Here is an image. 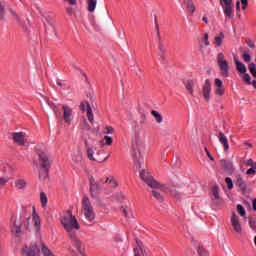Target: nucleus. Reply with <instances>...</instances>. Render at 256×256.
I'll use <instances>...</instances> for the list:
<instances>
[{
  "label": "nucleus",
  "mask_w": 256,
  "mask_h": 256,
  "mask_svg": "<svg viewBox=\"0 0 256 256\" xmlns=\"http://www.w3.org/2000/svg\"><path fill=\"white\" fill-rule=\"evenodd\" d=\"M63 109V117H64V121L65 123H68V125L71 124L72 121V117H73V110L71 109V107L69 106H62Z\"/></svg>",
  "instance_id": "nucleus-15"
},
{
  "label": "nucleus",
  "mask_w": 256,
  "mask_h": 256,
  "mask_svg": "<svg viewBox=\"0 0 256 256\" xmlns=\"http://www.w3.org/2000/svg\"><path fill=\"white\" fill-rule=\"evenodd\" d=\"M185 87L188 93H190V95H193V87H195V82H193V80H188L185 82Z\"/></svg>",
  "instance_id": "nucleus-27"
},
{
  "label": "nucleus",
  "mask_w": 256,
  "mask_h": 256,
  "mask_svg": "<svg viewBox=\"0 0 256 256\" xmlns=\"http://www.w3.org/2000/svg\"><path fill=\"white\" fill-rule=\"evenodd\" d=\"M214 85L216 88L223 87V81H221V79H219V78H216L214 81Z\"/></svg>",
  "instance_id": "nucleus-50"
},
{
  "label": "nucleus",
  "mask_w": 256,
  "mask_h": 256,
  "mask_svg": "<svg viewBox=\"0 0 256 256\" xmlns=\"http://www.w3.org/2000/svg\"><path fill=\"white\" fill-rule=\"evenodd\" d=\"M88 11L93 13L97 9V0H87Z\"/></svg>",
  "instance_id": "nucleus-25"
},
{
  "label": "nucleus",
  "mask_w": 256,
  "mask_h": 256,
  "mask_svg": "<svg viewBox=\"0 0 256 256\" xmlns=\"http://www.w3.org/2000/svg\"><path fill=\"white\" fill-rule=\"evenodd\" d=\"M39 162L42 169H51L53 160L45 152H38Z\"/></svg>",
  "instance_id": "nucleus-8"
},
{
  "label": "nucleus",
  "mask_w": 256,
  "mask_h": 256,
  "mask_svg": "<svg viewBox=\"0 0 256 256\" xmlns=\"http://www.w3.org/2000/svg\"><path fill=\"white\" fill-rule=\"evenodd\" d=\"M236 209H237V212L239 213V215H240L241 217H245L246 212H245V208L243 207V205L238 204V205L236 206Z\"/></svg>",
  "instance_id": "nucleus-37"
},
{
  "label": "nucleus",
  "mask_w": 256,
  "mask_h": 256,
  "mask_svg": "<svg viewBox=\"0 0 256 256\" xmlns=\"http://www.w3.org/2000/svg\"><path fill=\"white\" fill-rule=\"evenodd\" d=\"M120 211H122L124 217H126V219H133V210L131 209V207L129 206H122L120 208Z\"/></svg>",
  "instance_id": "nucleus-19"
},
{
  "label": "nucleus",
  "mask_w": 256,
  "mask_h": 256,
  "mask_svg": "<svg viewBox=\"0 0 256 256\" xmlns=\"http://www.w3.org/2000/svg\"><path fill=\"white\" fill-rule=\"evenodd\" d=\"M243 80L247 85H253V82H251V76L247 73H244Z\"/></svg>",
  "instance_id": "nucleus-44"
},
{
  "label": "nucleus",
  "mask_w": 256,
  "mask_h": 256,
  "mask_svg": "<svg viewBox=\"0 0 256 256\" xmlns=\"http://www.w3.org/2000/svg\"><path fill=\"white\" fill-rule=\"evenodd\" d=\"M202 95L205 101H209L211 99V81L206 80L202 89Z\"/></svg>",
  "instance_id": "nucleus-16"
},
{
  "label": "nucleus",
  "mask_w": 256,
  "mask_h": 256,
  "mask_svg": "<svg viewBox=\"0 0 256 256\" xmlns=\"http://www.w3.org/2000/svg\"><path fill=\"white\" fill-rule=\"evenodd\" d=\"M218 139L221 145H223V150L229 151V139H227V136H225V133L218 132Z\"/></svg>",
  "instance_id": "nucleus-18"
},
{
  "label": "nucleus",
  "mask_w": 256,
  "mask_h": 256,
  "mask_svg": "<svg viewBox=\"0 0 256 256\" xmlns=\"http://www.w3.org/2000/svg\"><path fill=\"white\" fill-rule=\"evenodd\" d=\"M220 165L224 171H233V163H231V161L221 160Z\"/></svg>",
  "instance_id": "nucleus-22"
},
{
  "label": "nucleus",
  "mask_w": 256,
  "mask_h": 256,
  "mask_svg": "<svg viewBox=\"0 0 256 256\" xmlns=\"http://www.w3.org/2000/svg\"><path fill=\"white\" fill-rule=\"evenodd\" d=\"M21 221L17 222L14 221L13 225L11 226V233L14 235V237H21L23 235V230H21Z\"/></svg>",
  "instance_id": "nucleus-17"
},
{
  "label": "nucleus",
  "mask_w": 256,
  "mask_h": 256,
  "mask_svg": "<svg viewBox=\"0 0 256 256\" xmlns=\"http://www.w3.org/2000/svg\"><path fill=\"white\" fill-rule=\"evenodd\" d=\"M236 9H237V11H240V9H241V2H237L236 3Z\"/></svg>",
  "instance_id": "nucleus-63"
},
{
  "label": "nucleus",
  "mask_w": 256,
  "mask_h": 256,
  "mask_svg": "<svg viewBox=\"0 0 256 256\" xmlns=\"http://www.w3.org/2000/svg\"><path fill=\"white\" fill-rule=\"evenodd\" d=\"M217 60L219 65H227V60H225V55H223V53L218 54Z\"/></svg>",
  "instance_id": "nucleus-35"
},
{
  "label": "nucleus",
  "mask_w": 256,
  "mask_h": 256,
  "mask_svg": "<svg viewBox=\"0 0 256 256\" xmlns=\"http://www.w3.org/2000/svg\"><path fill=\"white\" fill-rule=\"evenodd\" d=\"M80 109H81V111H86L88 121H90V123H94L95 117L93 115V109H91V105L89 104V102H87V101L81 102Z\"/></svg>",
  "instance_id": "nucleus-10"
},
{
  "label": "nucleus",
  "mask_w": 256,
  "mask_h": 256,
  "mask_svg": "<svg viewBox=\"0 0 256 256\" xmlns=\"http://www.w3.org/2000/svg\"><path fill=\"white\" fill-rule=\"evenodd\" d=\"M67 1V3H69L70 5H77V0H65Z\"/></svg>",
  "instance_id": "nucleus-60"
},
{
  "label": "nucleus",
  "mask_w": 256,
  "mask_h": 256,
  "mask_svg": "<svg viewBox=\"0 0 256 256\" xmlns=\"http://www.w3.org/2000/svg\"><path fill=\"white\" fill-rule=\"evenodd\" d=\"M224 5L223 7V11H224V15L226 17H228V19H233V17H235V12H234V7L235 5L233 4V0H221Z\"/></svg>",
  "instance_id": "nucleus-6"
},
{
  "label": "nucleus",
  "mask_w": 256,
  "mask_h": 256,
  "mask_svg": "<svg viewBox=\"0 0 256 256\" xmlns=\"http://www.w3.org/2000/svg\"><path fill=\"white\" fill-rule=\"evenodd\" d=\"M15 187H17V189H25V187H27V181H25V179H18L15 181Z\"/></svg>",
  "instance_id": "nucleus-28"
},
{
  "label": "nucleus",
  "mask_w": 256,
  "mask_h": 256,
  "mask_svg": "<svg viewBox=\"0 0 256 256\" xmlns=\"http://www.w3.org/2000/svg\"><path fill=\"white\" fill-rule=\"evenodd\" d=\"M134 256H143V250L141 248H134Z\"/></svg>",
  "instance_id": "nucleus-55"
},
{
  "label": "nucleus",
  "mask_w": 256,
  "mask_h": 256,
  "mask_svg": "<svg viewBox=\"0 0 256 256\" xmlns=\"http://www.w3.org/2000/svg\"><path fill=\"white\" fill-rule=\"evenodd\" d=\"M24 256H41V250L37 244H32L29 247L23 249Z\"/></svg>",
  "instance_id": "nucleus-9"
},
{
  "label": "nucleus",
  "mask_w": 256,
  "mask_h": 256,
  "mask_svg": "<svg viewBox=\"0 0 256 256\" xmlns=\"http://www.w3.org/2000/svg\"><path fill=\"white\" fill-rule=\"evenodd\" d=\"M151 115H153V117L158 123H163V116H161V114L158 111L152 110Z\"/></svg>",
  "instance_id": "nucleus-34"
},
{
  "label": "nucleus",
  "mask_w": 256,
  "mask_h": 256,
  "mask_svg": "<svg viewBox=\"0 0 256 256\" xmlns=\"http://www.w3.org/2000/svg\"><path fill=\"white\" fill-rule=\"evenodd\" d=\"M253 210L256 211V198L252 201Z\"/></svg>",
  "instance_id": "nucleus-62"
},
{
  "label": "nucleus",
  "mask_w": 256,
  "mask_h": 256,
  "mask_svg": "<svg viewBox=\"0 0 256 256\" xmlns=\"http://www.w3.org/2000/svg\"><path fill=\"white\" fill-rule=\"evenodd\" d=\"M220 73L222 77H229V65H220Z\"/></svg>",
  "instance_id": "nucleus-31"
},
{
  "label": "nucleus",
  "mask_w": 256,
  "mask_h": 256,
  "mask_svg": "<svg viewBox=\"0 0 256 256\" xmlns=\"http://www.w3.org/2000/svg\"><path fill=\"white\" fill-rule=\"evenodd\" d=\"M246 165H247L248 167H251V169H256V162L253 161V159L247 160V161H246Z\"/></svg>",
  "instance_id": "nucleus-45"
},
{
  "label": "nucleus",
  "mask_w": 256,
  "mask_h": 256,
  "mask_svg": "<svg viewBox=\"0 0 256 256\" xmlns=\"http://www.w3.org/2000/svg\"><path fill=\"white\" fill-rule=\"evenodd\" d=\"M114 132H115V129H113L112 126H107L106 131L104 133H105V135H112V133H114Z\"/></svg>",
  "instance_id": "nucleus-51"
},
{
  "label": "nucleus",
  "mask_w": 256,
  "mask_h": 256,
  "mask_svg": "<svg viewBox=\"0 0 256 256\" xmlns=\"http://www.w3.org/2000/svg\"><path fill=\"white\" fill-rule=\"evenodd\" d=\"M32 223L36 231L41 230V217L39 216V214H37L35 206L32 207Z\"/></svg>",
  "instance_id": "nucleus-12"
},
{
  "label": "nucleus",
  "mask_w": 256,
  "mask_h": 256,
  "mask_svg": "<svg viewBox=\"0 0 256 256\" xmlns=\"http://www.w3.org/2000/svg\"><path fill=\"white\" fill-rule=\"evenodd\" d=\"M69 238L71 239L72 243L74 244V247L78 249V251L81 250V240L77 238V232H74V234H69Z\"/></svg>",
  "instance_id": "nucleus-21"
},
{
  "label": "nucleus",
  "mask_w": 256,
  "mask_h": 256,
  "mask_svg": "<svg viewBox=\"0 0 256 256\" xmlns=\"http://www.w3.org/2000/svg\"><path fill=\"white\" fill-rule=\"evenodd\" d=\"M140 178L148 187H151L152 195L155 198L156 201H159V203H162L163 201V195H161V192H159V189H161V184L157 182V180L153 179V176H151V173L147 170H142L140 172Z\"/></svg>",
  "instance_id": "nucleus-2"
},
{
  "label": "nucleus",
  "mask_w": 256,
  "mask_h": 256,
  "mask_svg": "<svg viewBox=\"0 0 256 256\" xmlns=\"http://www.w3.org/2000/svg\"><path fill=\"white\" fill-rule=\"evenodd\" d=\"M20 223L24 225L26 231H31V212L23 209L20 214Z\"/></svg>",
  "instance_id": "nucleus-7"
},
{
  "label": "nucleus",
  "mask_w": 256,
  "mask_h": 256,
  "mask_svg": "<svg viewBox=\"0 0 256 256\" xmlns=\"http://www.w3.org/2000/svg\"><path fill=\"white\" fill-rule=\"evenodd\" d=\"M60 223L63 225L68 235H73L74 233H77L79 229H81L77 218L73 216V212H71V210H67L66 214L60 218Z\"/></svg>",
  "instance_id": "nucleus-3"
},
{
  "label": "nucleus",
  "mask_w": 256,
  "mask_h": 256,
  "mask_svg": "<svg viewBox=\"0 0 256 256\" xmlns=\"http://www.w3.org/2000/svg\"><path fill=\"white\" fill-rule=\"evenodd\" d=\"M194 246H195V249H196V251H197V253H198L199 256H204V255H206V252H205V250L203 249V247H201V245H199V244H194Z\"/></svg>",
  "instance_id": "nucleus-36"
},
{
  "label": "nucleus",
  "mask_w": 256,
  "mask_h": 256,
  "mask_svg": "<svg viewBox=\"0 0 256 256\" xmlns=\"http://www.w3.org/2000/svg\"><path fill=\"white\" fill-rule=\"evenodd\" d=\"M246 175H256V168H249L246 171Z\"/></svg>",
  "instance_id": "nucleus-56"
},
{
  "label": "nucleus",
  "mask_w": 256,
  "mask_h": 256,
  "mask_svg": "<svg viewBox=\"0 0 256 256\" xmlns=\"http://www.w3.org/2000/svg\"><path fill=\"white\" fill-rule=\"evenodd\" d=\"M236 69L239 73H246L247 72V68L245 67V65H237Z\"/></svg>",
  "instance_id": "nucleus-47"
},
{
  "label": "nucleus",
  "mask_w": 256,
  "mask_h": 256,
  "mask_svg": "<svg viewBox=\"0 0 256 256\" xmlns=\"http://www.w3.org/2000/svg\"><path fill=\"white\" fill-rule=\"evenodd\" d=\"M242 59L246 63H251V55H249V53H247V51H244V53L242 54Z\"/></svg>",
  "instance_id": "nucleus-42"
},
{
  "label": "nucleus",
  "mask_w": 256,
  "mask_h": 256,
  "mask_svg": "<svg viewBox=\"0 0 256 256\" xmlns=\"http://www.w3.org/2000/svg\"><path fill=\"white\" fill-rule=\"evenodd\" d=\"M203 45H204V47H209V34L208 33H205L201 39V44H200L201 49H203Z\"/></svg>",
  "instance_id": "nucleus-30"
},
{
  "label": "nucleus",
  "mask_w": 256,
  "mask_h": 256,
  "mask_svg": "<svg viewBox=\"0 0 256 256\" xmlns=\"http://www.w3.org/2000/svg\"><path fill=\"white\" fill-rule=\"evenodd\" d=\"M215 95H217L218 97H223V95H225V88L224 87L216 88Z\"/></svg>",
  "instance_id": "nucleus-39"
},
{
  "label": "nucleus",
  "mask_w": 256,
  "mask_h": 256,
  "mask_svg": "<svg viewBox=\"0 0 256 256\" xmlns=\"http://www.w3.org/2000/svg\"><path fill=\"white\" fill-rule=\"evenodd\" d=\"M146 117H145V114H143L142 116H141V118H140V123H141V125H143L144 123H145V121H146Z\"/></svg>",
  "instance_id": "nucleus-59"
},
{
  "label": "nucleus",
  "mask_w": 256,
  "mask_h": 256,
  "mask_svg": "<svg viewBox=\"0 0 256 256\" xmlns=\"http://www.w3.org/2000/svg\"><path fill=\"white\" fill-rule=\"evenodd\" d=\"M145 149V138L139 133H136L132 138V145H131V157L135 163L136 169H141V166L144 163L143 160V150Z\"/></svg>",
  "instance_id": "nucleus-1"
},
{
  "label": "nucleus",
  "mask_w": 256,
  "mask_h": 256,
  "mask_svg": "<svg viewBox=\"0 0 256 256\" xmlns=\"http://www.w3.org/2000/svg\"><path fill=\"white\" fill-rule=\"evenodd\" d=\"M158 37V54L161 57V59L165 60V54L167 53V47L163 45V42L161 41V31L157 32Z\"/></svg>",
  "instance_id": "nucleus-14"
},
{
  "label": "nucleus",
  "mask_w": 256,
  "mask_h": 256,
  "mask_svg": "<svg viewBox=\"0 0 256 256\" xmlns=\"http://www.w3.org/2000/svg\"><path fill=\"white\" fill-rule=\"evenodd\" d=\"M49 107L54 111V115L59 119L61 117V110H59V106L55 105V103L48 101Z\"/></svg>",
  "instance_id": "nucleus-23"
},
{
  "label": "nucleus",
  "mask_w": 256,
  "mask_h": 256,
  "mask_svg": "<svg viewBox=\"0 0 256 256\" xmlns=\"http://www.w3.org/2000/svg\"><path fill=\"white\" fill-rule=\"evenodd\" d=\"M89 183H90V195L92 199H95L97 203H101V199L99 198V192L101 191V186L99 185V182L96 181L93 176H90Z\"/></svg>",
  "instance_id": "nucleus-5"
},
{
  "label": "nucleus",
  "mask_w": 256,
  "mask_h": 256,
  "mask_svg": "<svg viewBox=\"0 0 256 256\" xmlns=\"http://www.w3.org/2000/svg\"><path fill=\"white\" fill-rule=\"evenodd\" d=\"M236 185L241 189V191H247V183L243 180L241 175L236 176Z\"/></svg>",
  "instance_id": "nucleus-20"
},
{
  "label": "nucleus",
  "mask_w": 256,
  "mask_h": 256,
  "mask_svg": "<svg viewBox=\"0 0 256 256\" xmlns=\"http://www.w3.org/2000/svg\"><path fill=\"white\" fill-rule=\"evenodd\" d=\"M249 225L251 229H256V220L255 218H249Z\"/></svg>",
  "instance_id": "nucleus-53"
},
{
  "label": "nucleus",
  "mask_w": 256,
  "mask_h": 256,
  "mask_svg": "<svg viewBox=\"0 0 256 256\" xmlns=\"http://www.w3.org/2000/svg\"><path fill=\"white\" fill-rule=\"evenodd\" d=\"M230 221H231V226L235 231V233H241V231H243V227L241 226V222L239 221V216H237L235 212L232 213Z\"/></svg>",
  "instance_id": "nucleus-11"
},
{
  "label": "nucleus",
  "mask_w": 256,
  "mask_h": 256,
  "mask_svg": "<svg viewBox=\"0 0 256 256\" xmlns=\"http://www.w3.org/2000/svg\"><path fill=\"white\" fill-rule=\"evenodd\" d=\"M225 183L227 184L229 190L233 189V179H231V177H226Z\"/></svg>",
  "instance_id": "nucleus-43"
},
{
  "label": "nucleus",
  "mask_w": 256,
  "mask_h": 256,
  "mask_svg": "<svg viewBox=\"0 0 256 256\" xmlns=\"http://www.w3.org/2000/svg\"><path fill=\"white\" fill-rule=\"evenodd\" d=\"M82 129H83L84 131H91V126L89 125V123H87V120H84V121H83Z\"/></svg>",
  "instance_id": "nucleus-49"
},
{
  "label": "nucleus",
  "mask_w": 256,
  "mask_h": 256,
  "mask_svg": "<svg viewBox=\"0 0 256 256\" xmlns=\"http://www.w3.org/2000/svg\"><path fill=\"white\" fill-rule=\"evenodd\" d=\"M40 202L43 209H45V207H47V203H49V200L47 199V194H45V192L40 193Z\"/></svg>",
  "instance_id": "nucleus-29"
},
{
  "label": "nucleus",
  "mask_w": 256,
  "mask_h": 256,
  "mask_svg": "<svg viewBox=\"0 0 256 256\" xmlns=\"http://www.w3.org/2000/svg\"><path fill=\"white\" fill-rule=\"evenodd\" d=\"M12 139L19 147H25V134L23 132H13Z\"/></svg>",
  "instance_id": "nucleus-13"
},
{
  "label": "nucleus",
  "mask_w": 256,
  "mask_h": 256,
  "mask_svg": "<svg viewBox=\"0 0 256 256\" xmlns=\"http://www.w3.org/2000/svg\"><path fill=\"white\" fill-rule=\"evenodd\" d=\"M242 3V9L245 11L247 9V5H249V2L247 0H241Z\"/></svg>",
  "instance_id": "nucleus-58"
},
{
  "label": "nucleus",
  "mask_w": 256,
  "mask_h": 256,
  "mask_svg": "<svg viewBox=\"0 0 256 256\" xmlns=\"http://www.w3.org/2000/svg\"><path fill=\"white\" fill-rule=\"evenodd\" d=\"M49 177V169L41 168L39 171V179L40 181H45V179Z\"/></svg>",
  "instance_id": "nucleus-26"
},
{
  "label": "nucleus",
  "mask_w": 256,
  "mask_h": 256,
  "mask_svg": "<svg viewBox=\"0 0 256 256\" xmlns=\"http://www.w3.org/2000/svg\"><path fill=\"white\" fill-rule=\"evenodd\" d=\"M246 45H248L250 49H255V43H253L250 38H246Z\"/></svg>",
  "instance_id": "nucleus-54"
},
{
  "label": "nucleus",
  "mask_w": 256,
  "mask_h": 256,
  "mask_svg": "<svg viewBox=\"0 0 256 256\" xmlns=\"http://www.w3.org/2000/svg\"><path fill=\"white\" fill-rule=\"evenodd\" d=\"M8 11H9L10 15L13 17V19H15L16 21H19V16L17 15V12H15V10L10 8Z\"/></svg>",
  "instance_id": "nucleus-48"
},
{
  "label": "nucleus",
  "mask_w": 256,
  "mask_h": 256,
  "mask_svg": "<svg viewBox=\"0 0 256 256\" xmlns=\"http://www.w3.org/2000/svg\"><path fill=\"white\" fill-rule=\"evenodd\" d=\"M93 149L91 148H87V157L88 159H90V161H97V159H95V157H93Z\"/></svg>",
  "instance_id": "nucleus-41"
},
{
  "label": "nucleus",
  "mask_w": 256,
  "mask_h": 256,
  "mask_svg": "<svg viewBox=\"0 0 256 256\" xmlns=\"http://www.w3.org/2000/svg\"><path fill=\"white\" fill-rule=\"evenodd\" d=\"M204 151H205L207 157L210 159V161H215V158H213V157L211 156V152H209V149L204 148Z\"/></svg>",
  "instance_id": "nucleus-57"
},
{
  "label": "nucleus",
  "mask_w": 256,
  "mask_h": 256,
  "mask_svg": "<svg viewBox=\"0 0 256 256\" xmlns=\"http://www.w3.org/2000/svg\"><path fill=\"white\" fill-rule=\"evenodd\" d=\"M211 199H212V201H218V199H219V187L217 185L212 187Z\"/></svg>",
  "instance_id": "nucleus-24"
},
{
  "label": "nucleus",
  "mask_w": 256,
  "mask_h": 256,
  "mask_svg": "<svg viewBox=\"0 0 256 256\" xmlns=\"http://www.w3.org/2000/svg\"><path fill=\"white\" fill-rule=\"evenodd\" d=\"M223 39H225V35L223 34V32H221L219 36L215 37V45L221 47V45L223 44Z\"/></svg>",
  "instance_id": "nucleus-32"
},
{
  "label": "nucleus",
  "mask_w": 256,
  "mask_h": 256,
  "mask_svg": "<svg viewBox=\"0 0 256 256\" xmlns=\"http://www.w3.org/2000/svg\"><path fill=\"white\" fill-rule=\"evenodd\" d=\"M66 11H67L68 15H73V8L68 7V8L66 9Z\"/></svg>",
  "instance_id": "nucleus-61"
},
{
  "label": "nucleus",
  "mask_w": 256,
  "mask_h": 256,
  "mask_svg": "<svg viewBox=\"0 0 256 256\" xmlns=\"http://www.w3.org/2000/svg\"><path fill=\"white\" fill-rule=\"evenodd\" d=\"M106 183H111L112 187H117V180H114V178H107Z\"/></svg>",
  "instance_id": "nucleus-52"
},
{
  "label": "nucleus",
  "mask_w": 256,
  "mask_h": 256,
  "mask_svg": "<svg viewBox=\"0 0 256 256\" xmlns=\"http://www.w3.org/2000/svg\"><path fill=\"white\" fill-rule=\"evenodd\" d=\"M7 183H9L8 178L0 177V191H1V189H3L4 187L7 186Z\"/></svg>",
  "instance_id": "nucleus-38"
},
{
  "label": "nucleus",
  "mask_w": 256,
  "mask_h": 256,
  "mask_svg": "<svg viewBox=\"0 0 256 256\" xmlns=\"http://www.w3.org/2000/svg\"><path fill=\"white\" fill-rule=\"evenodd\" d=\"M105 145H113V138L111 136H104Z\"/></svg>",
  "instance_id": "nucleus-46"
},
{
  "label": "nucleus",
  "mask_w": 256,
  "mask_h": 256,
  "mask_svg": "<svg viewBox=\"0 0 256 256\" xmlns=\"http://www.w3.org/2000/svg\"><path fill=\"white\" fill-rule=\"evenodd\" d=\"M202 21H204V23H209V19L206 17V16H204L203 18H202Z\"/></svg>",
  "instance_id": "nucleus-64"
},
{
  "label": "nucleus",
  "mask_w": 256,
  "mask_h": 256,
  "mask_svg": "<svg viewBox=\"0 0 256 256\" xmlns=\"http://www.w3.org/2000/svg\"><path fill=\"white\" fill-rule=\"evenodd\" d=\"M73 161L77 164L82 163L83 162V155H81V153L76 154L73 157Z\"/></svg>",
  "instance_id": "nucleus-40"
},
{
  "label": "nucleus",
  "mask_w": 256,
  "mask_h": 256,
  "mask_svg": "<svg viewBox=\"0 0 256 256\" xmlns=\"http://www.w3.org/2000/svg\"><path fill=\"white\" fill-rule=\"evenodd\" d=\"M82 209H83L82 212H83L85 219H87V221H89V223H93V221H95V211L93 210L91 201L89 200V197H87V196H84L82 199Z\"/></svg>",
  "instance_id": "nucleus-4"
},
{
  "label": "nucleus",
  "mask_w": 256,
  "mask_h": 256,
  "mask_svg": "<svg viewBox=\"0 0 256 256\" xmlns=\"http://www.w3.org/2000/svg\"><path fill=\"white\" fill-rule=\"evenodd\" d=\"M186 5L189 13L193 15L195 13V4H193V0H187Z\"/></svg>",
  "instance_id": "nucleus-33"
}]
</instances>
